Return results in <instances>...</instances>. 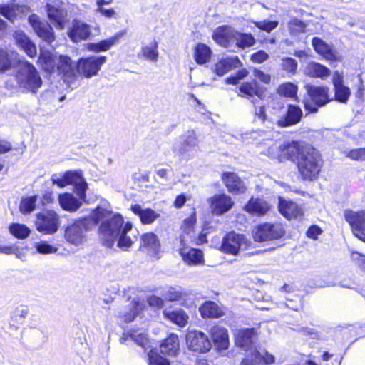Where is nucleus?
I'll list each match as a JSON object with an SVG mask.
<instances>
[{"instance_id":"obj_1","label":"nucleus","mask_w":365,"mask_h":365,"mask_svg":"<svg viewBox=\"0 0 365 365\" xmlns=\"http://www.w3.org/2000/svg\"><path fill=\"white\" fill-rule=\"evenodd\" d=\"M96 209L106 212L105 216H101L99 222V235L103 244L112 247L115 242L123 250H128L136 240L135 232L130 222L124 224L123 217L120 214L113 212L106 208L98 206Z\"/></svg>"},{"instance_id":"obj_2","label":"nucleus","mask_w":365,"mask_h":365,"mask_svg":"<svg viewBox=\"0 0 365 365\" xmlns=\"http://www.w3.org/2000/svg\"><path fill=\"white\" fill-rule=\"evenodd\" d=\"M105 215L106 212L95 209L89 217L81 218L69 224L64 233L66 242L74 246L83 245L87 240L86 232L99 222L101 216Z\"/></svg>"},{"instance_id":"obj_3","label":"nucleus","mask_w":365,"mask_h":365,"mask_svg":"<svg viewBox=\"0 0 365 365\" xmlns=\"http://www.w3.org/2000/svg\"><path fill=\"white\" fill-rule=\"evenodd\" d=\"M16 85L6 82L8 88H19L22 92L36 93L42 85V80L36 68L30 63H21L15 76Z\"/></svg>"},{"instance_id":"obj_4","label":"nucleus","mask_w":365,"mask_h":365,"mask_svg":"<svg viewBox=\"0 0 365 365\" xmlns=\"http://www.w3.org/2000/svg\"><path fill=\"white\" fill-rule=\"evenodd\" d=\"M323 165L322 158L319 152L308 145L302 150L301 155L297 158L298 171L303 180H313L316 179Z\"/></svg>"},{"instance_id":"obj_5","label":"nucleus","mask_w":365,"mask_h":365,"mask_svg":"<svg viewBox=\"0 0 365 365\" xmlns=\"http://www.w3.org/2000/svg\"><path fill=\"white\" fill-rule=\"evenodd\" d=\"M307 146L297 141L274 143L262 153L271 158H276L279 162L286 160L294 161L297 160V158L301 155L302 150Z\"/></svg>"},{"instance_id":"obj_6","label":"nucleus","mask_w":365,"mask_h":365,"mask_svg":"<svg viewBox=\"0 0 365 365\" xmlns=\"http://www.w3.org/2000/svg\"><path fill=\"white\" fill-rule=\"evenodd\" d=\"M250 243L244 235L232 231L223 237L220 250L225 254L237 256L241 250H246Z\"/></svg>"},{"instance_id":"obj_7","label":"nucleus","mask_w":365,"mask_h":365,"mask_svg":"<svg viewBox=\"0 0 365 365\" xmlns=\"http://www.w3.org/2000/svg\"><path fill=\"white\" fill-rule=\"evenodd\" d=\"M36 230L45 235L56 233L60 225V217L54 210H46L36 215Z\"/></svg>"},{"instance_id":"obj_8","label":"nucleus","mask_w":365,"mask_h":365,"mask_svg":"<svg viewBox=\"0 0 365 365\" xmlns=\"http://www.w3.org/2000/svg\"><path fill=\"white\" fill-rule=\"evenodd\" d=\"M107 58L103 56H91L81 58L77 62L78 73L86 78H90L98 74L101 66L106 61Z\"/></svg>"},{"instance_id":"obj_9","label":"nucleus","mask_w":365,"mask_h":365,"mask_svg":"<svg viewBox=\"0 0 365 365\" xmlns=\"http://www.w3.org/2000/svg\"><path fill=\"white\" fill-rule=\"evenodd\" d=\"M46 11L48 17L56 28L63 29L68 21V12L65 4L58 0L46 4Z\"/></svg>"},{"instance_id":"obj_10","label":"nucleus","mask_w":365,"mask_h":365,"mask_svg":"<svg viewBox=\"0 0 365 365\" xmlns=\"http://www.w3.org/2000/svg\"><path fill=\"white\" fill-rule=\"evenodd\" d=\"M285 231L280 224L264 223L257 227L253 232L256 242H265L279 239L284 236Z\"/></svg>"},{"instance_id":"obj_11","label":"nucleus","mask_w":365,"mask_h":365,"mask_svg":"<svg viewBox=\"0 0 365 365\" xmlns=\"http://www.w3.org/2000/svg\"><path fill=\"white\" fill-rule=\"evenodd\" d=\"M198 137L194 130H187L176 138L172 144L171 150L177 155H182L197 147Z\"/></svg>"},{"instance_id":"obj_12","label":"nucleus","mask_w":365,"mask_h":365,"mask_svg":"<svg viewBox=\"0 0 365 365\" xmlns=\"http://www.w3.org/2000/svg\"><path fill=\"white\" fill-rule=\"evenodd\" d=\"M306 89L311 100L314 103V106H312L310 103L307 102L304 103L305 108L310 112H316L317 107L322 106L329 101V88L327 87L307 85Z\"/></svg>"},{"instance_id":"obj_13","label":"nucleus","mask_w":365,"mask_h":365,"mask_svg":"<svg viewBox=\"0 0 365 365\" xmlns=\"http://www.w3.org/2000/svg\"><path fill=\"white\" fill-rule=\"evenodd\" d=\"M28 21L39 38L49 44L54 41L53 28L48 22L41 21L36 14L29 16Z\"/></svg>"},{"instance_id":"obj_14","label":"nucleus","mask_w":365,"mask_h":365,"mask_svg":"<svg viewBox=\"0 0 365 365\" xmlns=\"http://www.w3.org/2000/svg\"><path fill=\"white\" fill-rule=\"evenodd\" d=\"M56 68L65 82L71 83L77 78V63H74L70 57L59 56Z\"/></svg>"},{"instance_id":"obj_15","label":"nucleus","mask_w":365,"mask_h":365,"mask_svg":"<svg viewBox=\"0 0 365 365\" xmlns=\"http://www.w3.org/2000/svg\"><path fill=\"white\" fill-rule=\"evenodd\" d=\"M186 341L189 349L193 351L207 352L211 348V343L207 336L201 331L188 332Z\"/></svg>"},{"instance_id":"obj_16","label":"nucleus","mask_w":365,"mask_h":365,"mask_svg":"<svg viewBox=\"0 0 365 365\" xmlns=\"http://www.w3.org/2000/svg\"><path fill=\"white\" fill-rule=\"evenodd\" d=\"M236 31L229 26H222L217 28L212 34L215 41L228 51H234L233 45Z\"/></svg>"},{"instance_id":"obj_17","label":"nucleus","mask_w":365,"mask_h":365,"mask_svg":"<svg viewBox=\"0 0 365 365\" xmlns=\"http://www.w3.org/2000/svg\"><path fill=\"white\" fill-rule=\"evenodd\" d=\"M67 183L74 186L75 193L82 200H86V192L88 184L83 177L82 171L80 170H68L65 172Z\"/></svg>"},{"instance_id":"obj_18","label":"nucleus","mask_w":365,"mask_h":365,"mask_svg":"<svg viewBox=\"0 0 365 365\" xmlns=\"http://www.w3.org/2000/svg\"><path fill=\"white\" fill-rule=\"evenodd\" d=\"M212 212L221 215L229 211L234 205L232 198L225 194H218L208 200Z\"/></svg>"},{"instance_id":"obj_19","label":"nucleus","mask_w":365,"mask_h":365,"mask_svg":"<svg viewBox=\"0 0 365 365\" xmlns=\"http://www.w3.org/2000/svg\"><path fill=\"white\" fill-rule=\"evenodd\" d=\"M234 334L236 346L245 351H250V355H252V351L256 350L253 349V341L255 335L254 329H240L235 331Z\"/></svg>"},{"instance_id":"obj_20","label":"nucleus","mask_w":365,"mask_h":365,"mask_svg":"<svg viewBox=\"0 0 365 365\" xmlns=\"http://www.w3.org/2000/svg\"><path fill=\"white\" fill-rule=\"evenodd\" d=\"M180 254L183 261L188 265H197L203 263V254L200 250L192 248L185 245V240H180Z\"/></svg>"},{"instance_id":"obj_21","label":"nucleus","mask_w":365,"mask_h":365,"mask_svg":"<svg viewBox=\"0 0 365 365\" xmlns=\"http://www.w3.org/2000/svg\"><path fill=\"white\" fill-rule=\"evenodd\" d=\"M140 249L148 255L158 258V254L160 250V244L156 235L148 232L141 236Z\"/></svg>"},{"instance_id":"obj_22","label":"nucleus","mask_w":365,"mask_h":365,"mask_svg":"<svg viewBox=\"0 0 365 365\" xmlns=\"http://www.w3.org/2000/svg\"><path fill=\"white\" fill-rule=\"evenodd\" d=\"M210 334L215 346L219 350H227L229 347L230 341L227 329L220 325L213 326Z\"/></svg>"},{"instance_id":"obj_23","label":"nucleus","mask_w":365,"mask_h":365,"mask_svg":"<svg viewBox=\"0 0 365 365\" xmlns=\"http://www.w3.org/2000/svg\"><path fill=\"white\" fill-rule=\"evenodd\" d=\"M302 115V110L299 106L289 105L286 115L279 119H277L276 124L282 128L296 125L301 120Z\"/></svg>"},{"instance_id":"obj_24","label":"nucleus","mask_w":365,"mask_h":365,"mask_svg":"<svg viewBox=\"0 0 365 365\" xmlns=\"http://www.w3.org/2000/svg\"><path fill=\"white\" fill-rule=\"evenodd\" d=\"M315 51L329 61H338L340 56L336 51L331 48L327 43L319 38L314 37L312 41Z\"/></svg>"},{"instance_id":"obj_25","label":"nucleus","mask_w":365,"mask_h":365,"mask_svg":"<svg viewBox=\"0 0 365 365\" xmlns=\"http://www.w3.org/2000/svg\"><path fill=\"white\" fill-rule=\"evenodd\" d=\"M124 32H118L108 38L102 40L98 43H91L87 44V49L90 51L99 53L106 51L113 46L119 43L120 40L124 36Z\"/></svg>"},{"instance_id":"obj_26","label":"nucleus","mask_w":365,"mask_h":365,"mask_svg":"<svg viewBox=\"0 0 365 365\" xmlns=\"http://www.w3.org/2000/svg\"><path fill=\"white\" fill-rule=\"evenodd\" d=\"M344 217L351 227L354 235L360 231L365 230V212L346 210L344 211Z\"/></svg>"},{"instance_id":"obj_27","label":"nucleus","mask_w":365,"mask_h":365,"mask_svg":"<svg viewBox=\"0 0 365 365\" xmlns=\"http://www.w3.org/2000/svg\"><path fill=\"white\" fill-rule=\"evenodd\" d=\"M222 179L230 192L240 194L246 190L244 182L235 173L225 172L222 174Z\"/></svg>"},{"instance_id":"obj_28","label":"nucleus","mask_w":365,"mask_h":365,"mask_svg":"<svg viewBox=\"0 0 365 365\" xmlns=\"http://www.w3.org/2000/svg\"><path fill=\"white\" fill-rule=\"evenodd\" d=\"M91 34L90 26L78 20H74L72 26L68 31V35L73 42L86 39Z\"/></svg>"},{"instance_id":"obj_29","label":"nucleus","mask_w":365,"mask_h":365,"mask_svg":"<svg viewBox=\"0 0 365 365\" xmlns=\"http://www.w3.org/2000/svg\"><path fill=\"white\" fill-rule=\"evenodd\" d=\"M279 210L286 218L297 219L302 216V209L297 203L279 198Z\"/></svg>"},{"instance_id":"obj_30","label":"nucleus","mask_w":365,"mask_h":365,"mask_svg":"<svg viewBox=\"0 0 365 365\" xmlns=\"http://www.w3.org/2000/svg\"><path fill=\"white\" fill-rule=\"evenodd\" d=\"M16 43L20 47L29 57H34L36 55L37 50L35 44L29 39L26 34L21 30L14 31L13 34Z\"/></svg>"},{"instance_id":"obj_31","label":"nucleus","mask_w":365,"mask_h":365,"mask_svg":"<svg viewBox=\"0 0 365 365\" xmlns=\"http://www.w3.org/2000/svg\"><path fill=\"white\" fill-rule=\"evenodd\" d=\"M58 200L61 208L71 212L78 210L82 206L83 202H84L79 197L78 199L73 194L68 192L60 194ZM85 202H86V199Z\"/></svg>"},{"instance_id":"obj_32","label":"nucleus","mask_w":365,"mask_h":365,"mask_svg":"<svg viewBox=\"0 0 365 365\" xmlns=\"http://www.w3.org/2000/svg\"><path fill=\"white\" fill-rule=\"evenodd\" d=\"M254 106L255 120L266 128H271L276 124L277 119L269 116L266 113L265 106L260 104L258 101L252 100Z\"/></svg>"},{"instance_id":"obj_33","label":"nucleus","mask_w":365,"mask_h":365,"mask_svg":"<svg viewBox=\"0 0 365 365\" xmlns=\"http://www.w3.org/2000/svg\"><path fill=\"white\" fill-rule=\"evenodd\" d=\"M239 96L250 99L251 101L252 100L257 101L254 98L255 96L261 98L263 94L262 90L259 87L256 81L242 83L239 87Z\"/></svg>"},{"instance_id":"obj_34","label":"nucleus","mask_w":365,"mask_h":365,"mask_svg":"<svg viewBox=\"0 0 365 365\" xmlns=\"http://www.w3.org/2000/svg\"><path fill=\"white\" fill-rule=\"evenodd\" d=\"M240 66V61L237 56H233L220 60L215 66V71L217 75L222 76L230 71L237 68Z\"/></svg>"},{"instance_id":"obj_35","label":"nucleus","mask_w":365,"mask_h":365,"mask_svg":"<svg viewBox=\"0 0 365 365\" xmlns=\"http://www.w3.org/2000/svg\"><path fill=\"white\" fill-rule=\"evenodd\" d=\"M245 210L253 215L262 216L268 212L269 206L263 199L252 197L245 206Z\"/></svg>"},{"instance_id":"obj_36","label":"nucleus","mask_w":365,"mask_h":365,"mask_svg":"<svg viewBox=\"0 0 365 365\" xmlns=\"http://www.w3.org/2000/svg\"><path fill=\"white\" fill-rule=\"evenodd\" d=\"M304 74L312 78L324 79L329 76L331 71L325 66L317 62L308 63L304 70Z\"/></svg>"},{"instance_id":"obj_37","label":"nucleus","mask_w":365,"mask_h":365,"mask_svg":"<svg viewBox=\"0 0 365 365\" xmlns=\"http://www.w3.org/2000/svg\"><path fill=\"white\" fill-rule=\"evenodd\" d=\"M132 212L137 215L143 224H151L160 215L150 208L143 209L140 205H134L130 207Z\"/></svg>"},{"instance_id":"obj_38","label":"nucleus","mask_w":365,"mask_h":365,"mask_svg":"<svg viewBox=\"0 0 365 365\" xmlns=\"http://www.w3.org/2000/svg\"><path fill=\"white\" fill-rule=\"evenodd\" d=\"M160 351L163 354L175 356L179 351L178 336L172 334L165 339L160 346Z\"/></svg>"},{"instance_id":"obj_39","label":"nucleus","mask_w":365,"mask_h":365,"mask_svg":"<svg viewBox=\"0 0 365 365\" xmlns=\"http://www.w3.org/2000/svg\"><path fill=\"white\" fill-rule=\"evenodd\" d=\"M199 311L204 318H219L224 315L222 308L211 301L205 302L199 308Z\"/></svg>"},{"instance_id":"obj_40","label":"nucleus","mask_w":365,"mask_h":365,"mask_svg":"<svg viewBox=\"0 0 365 365\" xmlns=\"http://www.w3.org/2000/svg\"><path fill=\"white\" fill-rule=\"evenodd\" d=\"M38 63L45 71L51 73L55 69L57 59H55L51 51L41 49Z\"/></svg>"},{"instance_id":"obj_41","label":"nucleus","mask_w":365,"mask_h":365,"mask_svg":"<svg viewBox=\"0 0 365 365\" xmlns=\"http://www.w3.org/2000/svg\"><path fill=\"white\" fill-rule=\"evenodd\" d=\"M255 43V39L250 34H243L236 31L234 41V51L239 48H246L253 46Z\"/></svg>"},{"instance_id":"obj_42","label":"nucleus","mask_w":365,"mask_h":365,"mask_svg":"<svg viewBox=\"0 0 365 365\" xmlns=\"http://www.w3.org/2000/svg\"><path fill=\"white\" fill-rule=\"evenodd\" d=\"M163 315L167 319L180 327H184L187 324L188 319V316L182 309L174 311L165 309L163 311Z\"/></svg>"},{"instance_id":"obj_43","label":"nucleus","mask_w":365,"mask_h":365,"mask_svg":"<svg viewBox=\"0 0 365 365\" xmlns=\"http://www.w3.org/2000/svg\"><path fill=\"white\" fill-rule=\"evenodd\" d=\"M212 55V51L205 43H197L195 49V59L198 64H204L207 62Z\"/></svg>"},{"instance_id":"obj_44","label":"nucleus","mask_w":365,"mask_h":365,"mask_svg":"<svg viewBox=\"0 0 365 365\" xmlns=\"http://www.w3.org/2000/svg\"><path fill=\"white\" fill-rule=\"evenodd\" d=\"M142 56L151 62H156L158 58V43L151 42L148 45H144L141 48Z\"/></svg>"},{"instance_id":"obj_45","label":"nucleus","mask_w":365,"mask_h":365,"mask_svg":"<svg viewBox=\"0 0 365 365\" xmlns=\"http://www.w3.org/2000/svg\"><path fill=\"white\" fill-rule=\"evenodd\" d=\"M9 232L19 239L26 238L31 233V230L23 224L13 223L9 226Z\"/></svg>"},{"instance_id":"obj_46","label":"nucleus","mask_w":365,"mask_h":365,"mask_svg":"<svg viewBox=\"0 0 365 365\" xmlns=\"http://www.w3.org/2000/svg\"><path fill=\"white\" fill-rule=\"evenodd\" d=\"M307 26V25L306 23L297 18L291 19L288 23L289 30L291 34L294 36H297L301 33L306 32Z\"/></svg>"},{"instance_id":"obj_47","label":"nucleus","mask_w":365,"mask_h":365,"mask_svg":"<svg viewBox=\"0 0 365 365\" xmlns=\"http://www.w3.org/2000/svg\"><path fill=\"white\" fill-rule=\"evenodd\" d=\"M187 295V293L185 291H183L181 287H171L165 292L164 297L169 301H177L179 299H185Z\"/></svg>"},{"instance_id":"obj_48","label":"nucleus","mask_w":365,"mask_h":365,"mask_svg":"<svg viewBox=\"0 0 365 365\" xmlns=\"http://www.w3.org/2000/svg\"><path fill=\"white\" fill-rule=\"evenodd\" d=\"M297 92V87L292 83L282 84L277 89L279 96L288 98H295Z\"/></svg>"},{"instance_id":"obj_49","label":"nucleus","mask_w":365,"mask_h":365,"mask_svg":"<svg viewBox=\"0 0 365 365\" xmlns=\"http://www.w3.org/2000/svg\"><path fill=\"white\" fill-rule=\"evenodd\" d=\"M34 247L38 253L42 255L53 254L58 251V247L49 244L46 241H41L34 244Z\"/></svg>"},{"instance_id":"obj_50","label":"nucleus","mask_w":365,"mask_h":365,"mask_svg":"<svg viewBox=\"0 0 365 365\" xmlns=\"http://www.w3.org/2000/svg\"><path fill=\"white\" fill-rule=\"evenodd\" d=\"M36 202V196L23 198L20 204V211L24 215L30 213L35 209Z\"/></svg>"},{"instance_id":"obj_51","label":"nucleus","mask_w":365,"mask_h":365,"mask_svg":"<svg viewBox=\"0 0 365 365\" xmlns=\"http://www.w3.org/2000/svg\"><path fill=\"white\" fill-rule=\"evenodd\" d=\"M334 91L336 99L342 103L346 102L351 94L349 88L344 85L335 87Z\"/></svg>"},{"instance_id":"obj_52","label":"nucleus","mask_w":365,"mask_h":365,"mask_svg":"<svg viewBox=\"0 0 365 365\" xmlns=\"http://www.w3.org/2000/svg\"><path fill=\"white\" fill-rule=\"evenodd\" d=\"M148 363L149 365H170L168 360L154 350H150L148 353Z\"/></svg>"},{"instance_id":"obj_53","label":"nucleus","mask_w":365,"mask_h":365,"mask_svg":"<svg viewBox=\"0 0 365 365\" xmlns=\"http://www.w3.org/2000/svg\"><path fill=\"white\" fill-rule=\"evenodd\" d=\"M129 336L139 346L147 349V346L149 343L146 334L144 332H138V331H133L129 334Z\"/></svg>"},{"instance_id":"obj_54","label":"nucleus","mask_w":365,"mask_h":365,"mask_svg":"<svg viewBox=\"0 0 365 365\" xmlns=\"http://www.w3.org/2000/svg\"><path fill=\"white\" fill-rule=\"evenodd\" d=\"M29 314V309L24 305H20L12 312L11 317L16 322L24 320Z\"/></svg>"},{"instance_id":"obj_55","label":"nucleus","mask_w":365,"mask_h":365,"mask_svg":"<svg viewBox=\"0 0 365 365\" xmlns=\"http://www.w3.org/2000/svg\"><path fill=\"white\" fill-rule=\"evenodd\" d=\"M240 365H261V355L257 350L252 351V355L244 359Z\"/></svg>"},{"instance_id":"obj_56","label":"nucleus","mask_w":365,"mask_h":365,"mask_svg":"<svg viewBox=\"0 0 365 365\" xmlns=\"http://www.w3.org/2000/svg\"><path fill=\"white\" fill-rule=\"evenodd\" d=\"M287 307L294 311H299L302 308V297L299 295H295L293 299H287L285 303Z\"/></svg>"},{"instance_id":"obj_57","label":"nucleus","mask_w":365,"mask_h":365,"mask_svg":"<svg viewBox=\"0 0 365 365\" xmlns=\"http://www.w3.org/2000/svg\"><path fill=\"white\" fill-rule=\"evenodd\" d=\"M195 223L196 216L194 213L183 220L182 225V229L183 232L187 235H190L192 232Z\"/></svg>"},{"instance_id":"obj_58","label":"nucleus","mask_w":365,"mask_h":365,"mask_svg":"<svg viewBox=\"0 0 365 365\" xmlns=\"http://www.w3.org/2000/svg\"><path fill=\"white\" fill-rule=\"evenodd\" d=\"M282 67L284 71L289 73H295L297 68V63L296 60L292 58H285L282 59Z\"/></svg>"},{"instance_id":"obj_59","label":"nucleus","mask_w":365,"mask_h":365,"mask_svg":"<svg viewBox=\"0 0 365 365\" xmlns=\"http://www.w3.org/2000/svg\"><path fill=\"white\" fill-rule=\"evenodd\" d=\"M255 24L257 28L267 32H270L278 26V22L275 21H263L257 22Z\"/></svg>"},{"instance_id":"obj_60","label":"nucleus","mask_w":365,"mask_h":365,"mask_svg":"<svg viewBox=\"0 0 365 365\" xmlns=\"http://www.w3.org/2000/svg\"><path fill=\"white\" fill-rule=\"evenodd\" d=\"M52 183L59 187H64L68 185L66 173L53 174L51 178Z\"/></svg>"},{"instance_id":"obj_61","label":"nucleus","mask_w":365,"mask_h":365,"mask_svg":"<svg viewBox=\"0 0 365 365\" xmlns=\"http://www.w3.org/2000/svg\"><path fill=\"white\" fill-rule=\"evenodd\" d=\"M347 157L355 160H365V148L351 150Z\"/></svg>"},{"instance_id":"obj_62","label":"nucleus","mask_w":365,"mask_h":365,"mask_svg":"<svg viewBox=\"0 0 365 365\" xmlns=\"http://www.w3.org/2000/svg\"><path fill=\"white\" fill-rule=\"evenodd\" d=\"M269 58V55L264 51H259L253 53L251 60L255 63H263Z\"/></svg>"},{"instance_id":"obj_63","label":"nucleus","mask_w":365,"mask_h":365,"mask_svg":"<svg viewBox=\"0 0 365 365\" xmlns=\"http://www.w3.org/2000/svg\"><path fill=\"white\" fill-rule=\"evenodd\" d=\"M96 12L100 13L102 16L108 19L113 18L116 14L113 9H105L104 7L96 8Z\"/></svg>"},{"instance_id":"obj_64","label":"nucleus","mask_w":365,"mask_h":365,"mask_svg":"<svg viewBox=\"0 0 365 365\" xmlns=\"http://www.w3.org/2000/svg\"><path fill=\"white\" fill-rule=\"evenodd\" d=\"M254 76L263 83H269L270 82V76L267 73H264L263 71L260 70L255 69L254 71Z\"/></svg>"}]
</instances>
